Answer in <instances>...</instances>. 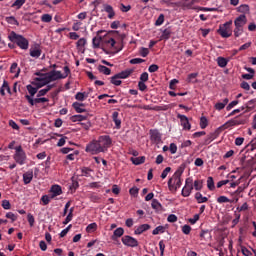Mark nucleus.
<instances>
[{"label":"nucleus","mask_w":256,"mask_h":256,"mask_svg":"<svg viewBox=\"0 0 256 256\" xmlns=\"http://www.w3.org/2000/svg\"><path fill=\"white\" fill-rule=\"evenodd\" d=\"M152 209H156V211H159V209H161V203H159V200L157 199H153L152 200Z\"/></svg>","instance_id":"49"},{"label":"nucleus","mask_w":256,"mask_h":256,"mask_svg":"<svg viewBox=\"0 0 256 256\" xmlns=\"http://www.w3.org/2000/svg\"><path fill=\"white\" fill-rule=\"evenodd\" d=\"M104 11L108 13V19H113L115 17V10H113V6L104 4Z\"/></svg>","instance_id":"21"},{"label":"nucleus","mask_w":256,"mask_h":256,"mask_svg":"<svg viewBox=\"0 0 256 256\" xmlns=\"http://www.w3.org/2000/svg\"><path fill=\"white\" fill-rule=\"evenodd\" d=\"M51 193H52V198L53 197H58V195H62L63 190L61 189V186L59 185H53L51 187Z\"/></svg>","instance_id":"22"},{"label":"nucleus","mask_w":256,"mask_h":256,"mask_svg":"<svg viewBox=\"0 0 256 256\" xmlns=\"http://www.w3.org/2000/svg\"><path fill=\"white\" fill-rule=\"evenodd\" d=\"M183 175V170L178 169L176 172L172 175V177L168 180V188L169 191H177L183 184L181 180V176Z\"/></svg>","instance_id":"1"},{"label":"nucleus","mask_w":256,"mask_h":256,"mask_svg":"<svg viewBox=\"0 0 256 256\" xmlns=\"http://www.w3.org/2000/svg\"><path fill=\"white\" fill-rule=\"evenodd\" d=\"M197 77H199V73H190L187 78L188 83H197Z\"/></svg>","instance_id":"37"},{"label":"nucleus","mask_w":256,"mask_h":256,"mask_svg":"<svg viewBox=\"0 0 256 256\" xmlns=\"http://www.w3.org/2000/svg\"><path fill=\"white\" fill-rule=\"evenodd\" d=\"M234 25L235 27H245V25H247V16H245V14L238 16L234 20Z\"/></svg>","instance_id":"14"},{"label":"nucleus","mask_w":256,"mask_h":256,"mask_svg":"<svg viewBox=\"0 0 256 256\" xmlns=\"http://www.w3.org/2000/svg\"><path fill=\"white\" fill-rule=\"evenodd\" d=\"M231 25H233V21H228L224 23L223 25L219 26V29L217 30L218 35L222 36L223 39H229L231 35H233V30L231 29Z\"/></svg>","instance_id":"3"},{"label":"nucleus","mask_w":256,"mask_h":256,"mask_svg":"<svg viewBox=\"0 0 256 256\" xmlns=\"http://www.w3.org/2000/svg\"><path fill=\"white\" fill-rule=\"evenodd\" d=\"M241 35H243V27L235 26L234 37H241Z\"/></svg>","instance_id":"43"},{"label":"nucleus","mask_w":256,"mask_h":256,"mask_svg":"<svg viewBox=\"0 0 256 256\" xmlns=\"http://www.w3.org/2000/svg\"><path fill=\"white\" fill-rule=\"evenodd\" d=\"M163 23H165V15L160 14L155 22V25H156V27H159V26L163 25Z\"/></svg>","instance_id":"45"},{"label":"nucleus","mask_w":256,"mask_h":256,"mask_svg":"<svg viewBox=\"0 0 256 256\" xmlns=\"http://www.w3.org/2000/svg\"><path fill=\"white\" fill-rule=\"evenodd\" d=\"M231 199L227 198V196H219L217 198V203H229Z\"/></svg>","instance_id":"58"},{"label":"nucleus","mask_w":256,"mask_h":256,"mask_svg":"<svg viewBox=\"0 0 256 256\" xmlns=\"http://www.w3.org/2000/svg\"><path fill=\"white\" fill-rule=\"evenodd\" d=\"M116 77H118V79H127V77H129V70H124L116 74Z\"/></svg>","instance_id":"46"},{"label":"nucleus","mask_w":256,"mask_h":256,"mask_svg":"<svg viewBox=\"0 0 256 256\" xmlns=\"http://www.w3.org/2000/svg\"><path fill=\"white\" fill-rule=\"evenodd\" d=\"M139 245V241L133 237H129V247H137Z\"/></svg>","instance_id":"54"},{"label":"nucleus","mask_w":256,"mask_h":256,"mask_svg":"<svg viewBox=\"0 0 256 256\" xmlns=\"http://www.w3.org/2000/svg\"><path fill=\"white\" fill-rule=\"evenodd\" d=\"M140 55L141 57H147L149 55V49L145 47L140 48Z\"/></svg>","instance_id":"63"},{"label":"nucleus","mask_w":256,"mask_h":256,"mask_svg":"<svg viewBox=\"0 0 256 256\" xmlns=\"http://www.w3.org/2000/svg\"><path fill=\"white\" fill-rule=\"evenodd\" d=\"M130 161H132L133 165H143V163H145V156L132 157L130 158Z\"/></svg>","instance_id":"28"},{"label":"nucleus","mask_w":256,"mask_h":256,"mask_svg":"<svg viewBox=\"0 0 256 256\" xmlns=\"http://www.w3.org/2000/svg\"><path fill=\"white\" fill-rule=\"evenodd\" d=\"M226 126L225 124H223L222 126L218 127L213 133L209 134V137L215 141V139H217V137H219L221 135V133H223V131H225Z\"/></svg>","instance_id":"15"},{"label":"nucleus","mask_w":256,"mask_h":256,"mask_svg":"<svg viewBox=\"0 0 256 256\" xmlns=\"http://www.w3.org/2000/svg\"><path fill=\"white\" fill-rule=\"evenodd\" d=\"M234 216H235V219L232 220V227H235L241 219V214L237 212H234Z\"/></svg>","instance_id":"50"},{"label":"nucleus","mask_w":256,"mask_h":256,"mask_svg":"<svg viewBox=\"0 0 256 256\" xmlns=\"http://www.w3.org/2000/svg\"><path fill=\"white\" fill-rule=\"evenodd\" d=\"M25 99H27V101H28L29 105H31V107H33V105H37L39 103H49V99H47V98H39L38 97V98L33 99V98H31V96L26 95Z\"/></svg>","instance_id":"12"},{"label":"nucleus","mask_w":256,"mask_h":256,"mask_svg":"<svg viewBox=\"0 0 256 256\" xmlns=\"http://www.w3.org/2000/svg\"><path fill=\"white\" fill-rule=\"evenodd\" d=\"M52 20L53 16H51V14H44L41 17V21H43V23H51Z\"/></svg>","instance_id":"44"},{"label":"nucleus","mask_w":256,"mask_h":256,"mask_svg":"<svg viewBox=\"0 0 256 256\" xmlns=\"http://www.w3.org/2000/svg\"><path fill=\"white\" fill-rule=\"evenodd\" d=\"M245 123H247V120L245 118H241V116H238L224 123V126L226 127V129H229V127H236L237 125H245Z\"/></svg>","instance_id":"8"},{"label":"nucleus","mask_w":256,"mask_h":256,"mask_svg":"<svg viewBox=\"0 0 256 256\" xmlns=\"http://www.w3.org/2000/svg\"><path fill=\"white\" fill-rule=\"evenodd\" d=\"M98 71L100 73H103V75H111V70L109 68H107L106 66H103V65L98 66Z\"/></svg>","instance_id":"39"},{"label":"nucleus","mask_w":256,"mask_h":256,"mask_svg":"<svg viewBox=\"0 0 256 256\" xmlns=\"http://www.w3.org/2000/svg\"><path fill=\"white\" fill-rule=\"evenodd\" d=\"M70 120L72 121V123H77V121H85L87 120V115H73L71 116Z\"/></svg>","instance_id":"30"},{"label":"nucleus","mask_w":256,"mask_h":256,"mask_svg":"<svg viewBox=\"0 0 256 256\" xmlns=\"http://www.w3.org/2000/svg\"><path fill=\"white\" fill-rule=\"evenodd\" d=\"M193 192V178L188 177L185 180V186L182 189V197H189Z\"/></svg>","instance_id":"6"},{"label":"nucleus","mask_w":256,"mask_h":256,"mask_svg":"<svg viewBox=\"0 0 256 256\" xmlns=\"http://www.w3.org/2000/svg\"><path fill=\"white\" fill-rule=\"evenodd\" d=\"M171 28H166L162 31V34L160 36V39L164 41H168V39H171Z\"/></svg>","instance_id":"26"},{"label":"nucleus","mask_w":256,"mask_h":256,"mask_svg":"<svg viewBox=\"0 0 256 256\" xmlns=\"http://www.w3.org/2000/svg\"><path fill=\"white\" fill-rule=\"evenodd\" d=\"M193 189H195V191H201V189H203V180H195L193 182Z\"/></svg>","instance_id":"35"},{"label":"nucleus","mask_w":256,"mask_h":256,"mask_svg":"<svg viewBox=\"0 0 256 256\" xmlns=\"http://www.w3.org/2000/svg\"><path fill=\"white\" fill-rule=\"evenodd\" d=\"M238 13H249V5L242 4L238 7Z\"/></svg>","instance_id":"42"},{"label":"nucleus","mask_w":256,"mask_h":256,"mask_svg":"<svg viewBox=\"0 0 256 256\" xmlns=\"http://www.w3.org/2000/svg\"><path fill=\"white\" fill-rule=\"evenodd\" d=\"M49 83H51V81L49 80L47 73L40 74V77L36 78V86L38 89L45 87V85H49Z\"/></svg>","instance_id":"9"},{"label":"nucleus","mask_w":256,"mask_h":256,"mask_svg":"<svg viewBox=\"0 0 256 256\" xmlns=\"http://www.w3.org/2000/svg\"><path fill=\"white\" fill-rule=\"evenodd\" d=\"M92 171L93 170H91V168L83 167V168H81V175H82V177H91Z\"/></svg>","instance_id":"41"},{"label":"nucleus","mask_w":256,"mask_h":256,"mask_svg":"<svg viewBox=\"0 0 256 256\" xmlns=\"http://www.w3.org/2000/svg\"><path fill=\"white\" fill-rule=\"evenodd\" d=\"M149 229H151V225L142 224L135 229L134 234L141 235L142 233H145V231H149Z\"/></svg>","instance_id":"17"},{"label":"nucleus","mask_w":256,"mask_h":256,"mask_svg":"<svg viewBox=\"0 0 256 256\" xmlns=\"http://www.w3.org/2000/svg\"><path fill=\"white\" fill-rule=\"evenodd\" d=\"M46 75H48V79L50 80V83L53 81H57L59 79H63L64 77L61 71H57V70H52L46 73Z\"/></svg>","instance_id":"10"},{"label":"nucleus","mask_w":256,"mask_h":256,"mask_svg":"<svg viewBox=\"0 0 256 256\" xmlns=\"http://www.w3.org/2000/svg\"><path fill=\"white\" fill-rule=\"evenodd\" d=\"M131 65H139L141 63H145V60L142 58H134L130 60Z\"/></svg>","instance_id":"55"},{"label":"nucleus","mask_w":256,"mask_h":256,"mask_svg":"<svg viewBox=\"0 0 256 256\" xmlns=\"http://www.w3.org/2000/svg\"><path fill=\"white\" fill-rule=\"evenodd\" d=\"M85 151L87 153H91V155H97L99 153H103V148L100 146L98 140H93L86 146Z\"/></svg>","instance_id":"5"},{"label":"nucleus","mask_w":256,"mask_h":256,"mask_svg":"<svg viewBox=\"0 0 256 256\" xmlns=\"http://www.w3.org/2000/svg\"><path fill=\"white\" fill-rule=\"evenodd\" d=\"M97 229V223H91L86 227L87 233H93Z\"/></svg>","instance_id":"51"},{"label":"nucleus","mask_w":256,"mask_h":256,"mask_svg":"<svg viewBox=\"0 0 256 256\" xmlns=\"http://www.w3.org/2000/svg\"><path fill=\"white\" fill-rule=\"evenodd\" d=\"M103 43L106 47H108V49H112V51H114L115 53H117V47L115 46L116 45V41L115 39L111 38V37H106L104 40H103Z\"/></svg>","instance_id":"13"},{"label":"nucleus","mask_w":256,"mask_h":256,"mask_svg":"<svg viewBox=\"0 0 256 256\" xmlns=\"http://www.w3.org/2000/svg\"><path fill=\"white\" fill-rule=\"evenodd\" d=\"M14 161H16L18 165H25V161H27V154H25L23 147L18 146L15 148Z\"/></svg>","instance_id":"4"},{"label":"nucleus","mask_w":256,"mask_h":256,"mask_svg":"<svg viewBox=\"0 0 256 256\" xmlns=\"http://www.w3.org/2000/svg\"><path fill=\"white\" fill-rule=\"evenodd\" d=\"M26 89L29 93V97H31V99H33V97H35V94L37 93V88L33 87L32 85H27Z\"/></svg>","instance_id":"34"},{"label":"nucleus","mask_w":256,"mask_h":256,"mask_svg":"<svg viewBox=\"0 0 256 256\" xmlns=\"http://www.w3.org/2000/svg\"><path fill=\"white\" fill-rule=\"evenodd\" d=\"M217 65L218 67H221L222 69H224V67H227L228 63H229V59L223 57V56H219L216 59Z\"/></svg>","instance_id":"19"},{"label":"nucleus","mask_w":256,"mask_h":256,"mask_svg":"<svg viewBox=\"0 0 256 256\" xmlns=\"http://www.w3.org/2000/svg\"><path fill=\"white\" fill-rule=\"evenodd\" d=\"M30 55L35 59H39L41 57V48L39 46H35L34 48H30Z\"/></svg>","instance_id":"23"},{"label":"nucleus","mask_w":256,"mask_h":256,"mask_svg":"<svg viewBox=\"0 0 256 256\" xmlns=\"http://www.w3.org/2000/svg\"><path fill=\"white\" fill-rule=\"evenodd\" d=\"M229 103V98H225L222 100V102H218L215 104L214 109L216 111H223L225 109V106Z\"/></svg>","instance_id":"20"},{"label":"nucleus","mask_w":256,"mask_h":256,"mask_svg":"<svg viewBox=\"0 0 256 256\" xmlns=\"http://www.w3.org/2000/svg\"><path fill=\"white\" fill-rule=\"evenodd\" d=\"M111 83L112 85H116L117 87L121 85V81L119 80V77H117V75L111 77Z\"/></svg>","instance_id":"57"},{"label":"nucleus","mask_w":256,"mask_h":256,"mask_svg":"<svg viewBox=\"0 0 256 256\" xmlns=\"http://www.w3.org/2000/svg\"><path fill=\"white\" fill-rule=\"evenodd\" d=\"M195 199H196L197 203H207V201H209V198L203 196V194H201V192H197L195 194Z\"/></svg>","instance_id":"29"},{"label":"nucleus","mask_w":256,"mask_h":256,"mask_svg":"<svg viewBox=\"0 0 256 256\" xmlns=\"http://www.w3.org/2000/svg\"><path fill=\"white\" fill-rule=\"evenodd\" d=\"M112 119L116 125V129H119L121 127V120L119 119V112H113Z\"/></svg>","instance_id":"31"},{"label":"nucleus","mask_w":256,"mask_h":256,"mask_svg":"<svg viewBox=\"0 0 256 256\" xmlns=\"http://www.w3.org/2000/svg\"><path fill=\"white\" fill-rule=\"evenodd\" d=\"M150 139L154 143H160L161 142V134L157 130H150Z\"/></svg>","instance_id":"16"},{"label":"nucleus","mask_w":256,"mask_h":256,"mask_svg":"<svg viewBox=\"0 0 256 256\" xmlns=\"http://www.w3.org/2000/svg\"><path fill=\"white\" fill-rule=\"evenodd\" d=\"M73 219V208L70 209V212L68 213L66 219L64 220V225H67L70 221Z\"/></svg>","instance_id":"53"},{"label":"nucleus","mask_w":256,"mask_h":256,"mask_svg":"<svg viewBox=\"0 0 256 256\" xmlns=\"http://www.w3.org/2000/svg\"><path fill=\"white\" fill-rule=\"evenodd\" d=\"M208 125H209V120H207V117L202 116L200 118V127H201V129H207Z\"/></svg>","instance_id":"40"},{"label":"nucleus","mask_w":256,"mask_h":256,"mask_svg":"<svg viewBox=\"0 0 256 256\" xmlns=\"http://www.w3.org/2000/svg\"><path fill=\"white\" fill-rule=\"evenodd\" d=\"M169 173H171V167H166L161 174V179H167Z\"/></svg>","instance_id":"56"},{"label":"nucleus","mask_w":256,"mask_h":256,"mask_svg":"<svg viewBox=\"0 0 256 256\" xmlns=\"http://www.w3.org/2000/svg\"><path fill=\"white\" fill-rule=\"evenodd\" d=\"M207 187L209 191H215V181L213 180V177H208L207 179Z\"/></svg>","instance_id":"38"},{"label":"nucleus","mask_w":256,"mask_h":256,"mask_svg":"<svg viewBox=\"0 0 256 256\" xmlns=\"http://www.w3.org/2000/svg\"><path fill=\"white\" fill-rule=\"evenodd\" d=\"M5 91H7V93H11V88L9 87V83L4 80L0 88V95H2V97H5Z\"/></svg>","instance_id":"25"},{"label":"nucleus","mask_w":256,"mask_h":256,"mask_svg":"<svg viewBox=\"0 0 256 256\" xmlns=\"http://www.w3.org/2000/svg\"><path fill=\"white\" fill-rule=\"evenodd\" d=\"M138 88H139V91H145L147 89V85L145 84V82L139 81Z\"/></svg>","instance_id":"64"},{"label":"nucleus","mask_w":256,"mask_h":256,"mask_svg":"<svg viewBox=\"0 0 256 256\" xmlns=\"http://www.w3.org/2000/svg\"><path fill=\"white\" fill-rule=\"evenodd\" d=\"M97 141L100 147H102L103 153H105V151L111 147V137L107 135L100 136Z\"/></svg>","instance_id":"7"},{"label":"nucleus","mask_w":256,"mask_h":256,"mask_svg":"<svg viewBox=\"0 0 256 256\" xmlns=\"http://www.w3.org/2000/svg\"><path fill=\"white\" fill-rule=\"evenodd\" d=\"M123 233H125V230H123V228H117L112 236L113 241H115V239H119V237H123Z\"/></svg>","instance_id":"32"},{"label":"nucleus","mask_w":256,"mask_h":256,"mask_svg":"<svg viewBox=\"0 0 256 256\" xmlns=\"http://www.w3.org/2000/svg\"><path fill=\"white\" fill-rule=\"evenodd\" d=\"M19 68L17 67V63H13L10 67L11 73H16V75H19Z\"/></svg>","instance_id":"59"},{"label":"nucleus","mask_w":256,"mask_h":256,"mask_svg":"<svg viewBox=\"0 0 256 256\" xmlns=\"http://www.w3.org/2000/svg\"><path fill=\"white\" fill-rule=\"evenodd\" d=\"M177 119H180V123H181L183 129H185L186 131L191 130V124L189 123V118H187V116H185L183 114H178Z\"/></svg>","instance_id":"11"},{"label":"nucleus","mask_w":256,"mask_h":256,"mask_svg":"<svg viewBox=\"0 0 256 256\" xmlns=\"http://www.w3.org/2000/svg\"><path fill=\"white\" fill-rule=\"evenodd\" d=\"M23 181L25 185H29L33 181V172H26L23 174Z\"/></svg>","instance_id":"27"},{"label":"nucleus","mask_w":256,"mask_h":256,"mask_svg":"<svg viewBox=\"0 0 256 256\" xmlns=\"http://www.w3.org/2000/svg\"><path fill=\"white\" fill-rule=\"evenodd\" d=\"M6 22L9 23V25H16L19 27V21L14 16H9L5 18Z\"/></svg>","instance_id":"36"},{"label":"nucleus","mask_w":256,"mask_h":256,"mask_svg":"<svg viewBox=\"0 0 256 256\" xmlns=\"http://www.w3.org/2000/svg\"><path fill=\"white\" fill-rule=\"evenodd\" d=\"M87 97H89V94H87L86 92H78L75 95V99L77 101H85V99H87Z\"/></svg>","instance_id":"33"},{"label":"nucleus","mask_w":256,"mask_h":256,"mask_svg":"<svg viewBox=\"0 0 256 256\" xmlns=\"http://www.w3.org/2000/svg\"><path fill=\"white\" fill-rule=\"evenodd\" d=\"M143 109H145V111H167V109H169V107L167 106H154V107H151V105H145L143 107Z\"/></svg>","instance_id":"18"},{"label":"nucleus","mask_w":256,"mask_h":256,"mask_svg":"<svg viewBox=\"0 0 256 256\" xmlns=\"http://www.w3.org/2000/svg\"><path fill=\"white\" fill-rule=\"evenodd\" d=\"M159 233H165V226H158L152 231V235H159Z\"/></svg>","instance_id":"47"},{"label":"nucleus","mask_w":256,"mask_h":256,"mask_svg":"<svg viewBox=\"0 0 256 256\" xmlns=\"http://www.w3.org/2000/svg\"><path fill=\"white\" fill-rule=\"evenodd\" d=\"M27 0H16L13 4L12 7H17V9H21V7H23V5H25V2Z\"/></svg>","instance_id":"48"},{"label":"nucleus","mask_w":256,"mask_h":256,"mask_svg":"<svg viewBox=\"0 0 256 256\" xmlns=\"http://www.w3.org/2000/svg\"><path fill=\"white\" fill-rule=\"evenodd\" d=\"M6 218L11 219V221L13 223L17 219V215H15L13 212H8V213H6Z\"/></svg>","instance_id":"62"},{"label":"nucleus","mask_w":256,"mask_h":256,"mask_svg":"<svg viewBox=\"0 0 256 256\" xmlns=\"http://www.w3.org/2000/svg\"><path fill=\"white\" fill-rule=\"evenodd\" d=\"M168 223H177V215L170 214L167 218Z\"/></svg>","instance_id":"61"},{"label":"nucleus","mask_w":256,"mask_h":256,"mask_svg":"<svg viewBox=\"0 0 256 256\" xmlns=\"http://www.w3.org/2000/svg\"><path fill=\"white\" fill-rule=\"evenodd\" d=\"M236 105H239V100H234V101L230 102L226 106V111H231V109H233V107H236Z\"/></svg>","instance_id":"52"},{"label":"nucleus","mask_w":256,"mask_h":256,"mask_svg":"<svg viewBox=\"0 0 256 256\" xmlns=\"http://www.w3.org/2000/svg\"><path fill=\"white\" fill-rule=\"evenodd\" d=\"M8 39L12 41V43H16L20 49L27 50L29 49V40H27L25 37L22 35H18L15 32H11L8 36Z\"/></svg>","instance_id":"2"},{"label":"nucleus","mask_w":256,"mask_h":256,"mask_svg":"<svg viewBox=\"0 0 256 256\" xmlns=\"http://www.w3.org/2000/svg\"><path fill=\"white\" fill-rule=\"evenodd\" d=\"M2 207L5 210L11 209V202L9 200H2Z\"/></svg>","instance_id":"60"},{"label":"nucleus","mask_w":256,"mask_h":256,"mask_svg":"<svg viewBox=\"0 0 256 256\" xmlns=\"http://www.w3.org/2000/svg\"><path fill=\"white\" fill-rule=\"evenodd\" d=\"M72 107L75 109L76 113H85V104L79 103V102H74L72 104Z\"/></svg>","instance_id":"24"}]
</instances>
